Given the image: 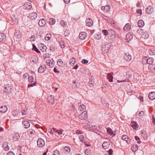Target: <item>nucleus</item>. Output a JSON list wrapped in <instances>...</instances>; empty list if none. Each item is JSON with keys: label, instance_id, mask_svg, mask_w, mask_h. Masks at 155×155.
<instances>
[{"label": "nucleus", "instance_id": "f257e3e1", "mask_svg": "<svg viewBox=\"0 0 155 155\" xmlns=\"http://www.w3.org/2000/svg\"><path fill=\"white\" fill-rule=\"evenodd\" d=\"M63 131V130L62 129L58 130L54 128H53L51 130L49 133L53 136L54 135L57 136L58 138H60L61 137V136L60 135L62 134Z\"/></svg>", "mask_w": 155, "mask_h": 155}, {"label": "nucleus", "instance_id": "f03ea898", "mask_svg": "<svg viewBox=\"0 0 155 155\" xmlns=\"http://www.w3.org/2000/svg\"><path fill=\"white\" fill-rule=\"evenodd\" d=\"M78 117L81 120H85L87 118V113L86 111H84L81 114H80Z\"/></svg>", "mask_w": 155, "mask_h": 155}, {"label": "nucleus", "instance_id": "7ed1b4c3", "mask_svg": "<svg viewBox=\"0 0 155 155\" xmlns=\"http://www.w3.org/2000/svg\"><path fill=\"white\" fill-rule=\"evenodd\" d=\"M111 46L109 44H106L103 46L102 51L105 53L108 52L110 50Z\"/></svg>", "mask_w": 155, "mask_h": 155}, {"label": "nucleus", "instance_id": "20e7f679", "mask_svg": "<svg viewBox=\"0 0 155 155\" xmlns=\"http://www.w3.org/2000/svg\"><path fill=\"white\" fill-rule=\"evenodd\" d=\"M37 142V145L39 147H42L45 145V142L44 140L41 138L39 139Z\"/></svg>", "mask_w": 155, "mask_h": 155}, {"label": "nucleus", "instance_id": "39448f33", "mask_svg": "<svg viewBox=\"0 0 155 155\" xmlns=\"http://www.w3.org/2000/svg\"><path fill=\"white\" fill-rule=\"evenodd\" d=\"M46 63L47 65H49L50 68H52L54 65L55 61L53 59H48L46 61Z\"/></svg>", "mask_w": 155, "mask_h": 155}, {"label": "nucleus", "instance_id": "423d86ee", "mask_svg": "<svg viewBox=\"0 0 155 155\" xmlns=\"http://www.w3.org/2000/svg\"><path fill=\"white\" fill-rule=\"evenodd\" d=\"M46 65L45 64H43L39 67L38 71L39 73H43L46 70Z\"/></svg>", "mask_w": 155, "mask_h": 155}, {"label": "nucleus", "instance_id": "0eeeda50", "mask_svg": "<svg viewBox=\"0 0 155 155\" xmlns=\"http://www.w3.org/2000/svg\"><path fill=\"white\" fill-rule=\"evenodd\" d=\"M47 101L50 104H53L54 102V96L52 95H51L49 96L48 97Z\"/></svg>", "mask_w": 155, "mask_h": 155}, {"label": "nucleus", "instance_id": "6e6552de", "mask_svg": "<svg viewBox=\"0 0 155 155\" xmlns=\"http://www.w3.org/2000/svg\"><path fill=\"white\" fill-rule=\"evenodd\" d=\"M39 49L42 51H46L47 50V47L44 44L41 43L39 45Z\"/></svg>", "mask_w": 155, "mask_h": 155}, {"label": "nucleus", "instance_id": "1a4fd4ad", "mask_svg": "<svg viewBox=\"0 0 155 155\" xmlns=\"http://www.w3.org/2000/svg\"><path fill=\"white\" fill-rule=\"evenodd\" d=\"M110 7L109 5H107L105 6H102L101 8L104 12H109L110 9Z\"/></svg>", "mask_w": 155, "mask_h": 155}, {"label": "nucleus", "instance_id": "9d476101", "mask_svg": "<svg viewBox=\"0 0 155 155\" xmlns=\"http://www.w3.org/2000/svg\"><path fill=\"white\" fill-rule=\"evenodd\" d=\"M153 9L152 7L149 6L146 9V12L148 14H151L153 11Z\"/></svg>", "mask_w": 155, "mask_h": 155}, {"label": "nucleus", "instance_id": "9b49d317", "mask_svg": "<svg viewBox=\"0 0 155 155\" xmlns=\"http://www.w3.org/2000/svg\"><path fill=\"white\" fill-rule=\"evenodd\" d=\"M121 139L126 141L128 144H129L130 143V140L126 135H122L121 137Z\"/></svg>", "mask_w": 155, "mask_h": 155}, {"label": "nucleus", "instance_id": "f8f14e48", "mask_svg": "<svg viewBox=\"0 0 155 155\" xmlns=\"http://www.w3.org/2000/svg\"><path fill=\"white\" fill-rule=\"evenodd\" d=\"M130 125L134 129H137L139 127V125L137 123L134 121L131 122L130 124Z\"/></svg>", "mask_w": 155, "mask_h": 155}, {"label": "nucleus", "instance_id": "ddd939ff", "mask_svg": "<svg viewBox=\"0 0 155 155\" xmlns=\"http://www.w3.org/2000/svg\"><path fill=\"white\" fill-rule=\"evenodd\" d=\"M86 23L87 26L89 27H91L93 24V21L90 18H88L86 20Z\"/></svg>", "mask_w": 155, "mask_h": 155}, {"label": "nucleus", "instance_id": "4468645a", "mask_svg": "<svg viewBox=\"0 0 155 155\" xmlns=\"http://www.w3.org/2000/svg\"><path fill=\"white\" fill-rule=\"evenodd\" d=\"M86 33L85 32H81L79 35V38L81 40H84L86 38Z\"/></svg>", "mask_w": 155, "mask_h": 155}, {"label": "nucleus", "instance_id": "2eb2a0df", "mask_svg": "<svg viewBox=\"0 0 155 155\" xmlns=\"http://www.w3.org/2000/svg\"><path fill=\"white\" fill-rule=\"evenodd\" d=\"M124 58L127 61H129L131 59V56L128 53L125 54L124 55Z\"/></svg>", "mask_w": 155, "mask_h": 155}, {"label": "nucleus", "instance_id": "dca6fc26", "mask_svg": "<svg viewBox=\"0 0 155 155\" xmlns=\"http://www.w3.org/2000/svg\"><path fill=\"white\" fill-rule=\"evenodd\" d=\"M46 24L45 20L43 18H42L39 20L38 22V24L41 27H44Z\"/></svg>", "mask_w": 155, "mask_h": 155}, {"label": "nucleus", "instance_id": "f3484780", "mask_svg": "<svg viewBox=\"0 0 155 155\" xmlns=\"http://www.w3.org/2000/svg\"><path fill=\"white\" fill-rule=\"evenodd\" d=\"M37 17V14L35 12H32L30 13L29 18L31 20L35 19Z\"/></svg>", "mask_w": 155, "mask_h": 155}, {"label": "nucleus", "instance_id": "a211bd4d", "mask_svg": "<svg viewBox=\"0 0 155 155\" xmlns=\"http://www.w3.org/2000/svg\"><path fill=\"white\" fill-rule=\"evenodd\" d=\"M22 123L23 125V127L26 128H28L30 127V123L28 121H23Z\"/></svg>", "mask_w": 155, "mask_h": 155}, {"label": "nucleus", "instance_id": "6ab92c4d", "mask_svg": "<svg viewBox=\"0 0 155 155\" xmlns=\"http://www.w3.org/2000/svg\"><path fill=\"white\" fill-rule=\"evenodd\" d=\"M131 28V25L129 23H127L124 27L123 30L125 31H128L130 30Z\"/></svg>", "mask_w": 155, "mask_h": 155}, {"label": "nucleus", "instance_id": "aec40b11", "mask_svg": "<svg viewBox=\"0 0 155 155\" xmlns=\"http://www.w3.org/2000/svg\"><path fill=\"white\" fill-rule=\"evenodd\" d=\"M14 37L15 38L19 39L21 37V34L19 31H15Z\"/></svg>", "mask_w": 155, "mask_h": 155}, {"label": "nucleus", "instance_id": "412c9836", "mask_svg": "<svg viewBox=\"0 0 155 155\" xmlns=\"http://www.w3.org/2000/svg\"><path fill=\"white\" fill-rule=\"evenodd\" d=\"M149 98L151 100H153L155 99V92H152L150 93L148 95Z\"/></svg>", "mask_w": 155, "mask_h": 155}, {"label": "nucleus", "instance_id": "4be33fe9", "mask_svg": "<svg viewBox=\"0 0 155 155\" xmlns=\"http://www.w3.org/2000/svg\"><path fill=\"white\" fill-rule=\"evenodd\" d=\"M149 35L147 32H144L142 34L141 39L143 40L144 41L145 39L148 38Z\"/></svg>", "mask_w": 155, "mask_h": 155}, {"label": "nucleus", "instance_id": "5701e85b", "mask_svg": "<svg viewBox=\"0 0 155 155\" xmlns=\"http://www.w3.org/2000/svg\"><path fill=\"white\" fill-rule=\"evenodd\" d=\"M6 39L5 35L3 33H0V42L4 41Z\"/></svg>", "mask_w": 155, "mask_h": 155}, {"label": "nucleus", "instance_id": "b1692460", "mask_svg": "<svg viewBox=\"0 0 155 155\" xmlns=\"http://www.w3.org/2000/svg\"><path fill=\"white\" fill-rule=\"evenodd\" d=\"M8 108L6 106H2L0 107V112L4 113L7 111Z\"/></svg>", "mask_w": 155, "mask_h": 155}, {"label": "nucleus", "instance_id": "393cba45", "mask_svg": "<svg viewBox=\"0 0 155 155\" xmlns=\"http://www.w3.org/2000/svg\"><path fill=\"white\" fill-rule=\"evenodd\" d=\"M35 133V131L32 129H30L27 131L28 134L30 136H32Z\"/></svg>", "mask_w": 155, "mask_h": 155}, {"label": "nucleus", "instance_id": "a878e982", "mask_svg": "<svg viewBox=\"0 0 155 155\" xmlns=\"http://www.w3.org/2000/svg\"><path fill=\"white\" fill-rule=\"evenodd\" d=\"M113 73H110L107 74V77L110 82H113Z\"/></svg>", "mask_w": 155, "mask_h": 155}, {"label": "nucleus", "instance_id": "bb28decb", "mask_svg": "<svg viewBox=\"0 0 155 155\" xmlns=\"http://www.w3.org/2000/svg\"><path fill=\"white\" fill-rule=\"evenodd\" d=\"M3 147L5 150L8 151L9 149V148L8 145V143L6 142H4L3 144Z\"/></svg>", "mask_w": 155, "mask_h": 155}, {"label": "nucleus", "instance_id": "cd10ccee", "mask_svg": "<svg viewBox=\"0 0 155 155\" xmlns=\"http://www.w3.org/2000/svg\"><path fill=\"white\" fill-rule=\"evenodd\" d=\"M11 18L14 24H17L18 23V20L15 15H12Z\"/></svg>", "mask_w": 155, "mask_h": 155}, {"label": "nucleus", "instance_id": "c85d7f7f", "mask_svg": "<svg viewBox=\"0 0 155 155\" xmlns=\"http://www.w3.org/2000/svg\"><path fill=\"white\" fill-rule=\"evenodd\" d=\"M103 147L105 149L107 148L110 146V144L108 142H104L102 144Z\"/></svg>", "mask_w": 155, "mask_h": 155}, {"label": "nucleus", "instance_id": "c756f323", "mask_svg": "<svg viewBox=\"0 0 155 155\" xmlns=\"http://www.w3.org/2000/svg\"><path fill=\"white\" fill-rule=\"evenodd\" d=\"M24 6L25 8L28 9H30L32 7L31 4L30 3H25L24 5Z\"/></svg>", "mask_w": 155, "mask_h": 155}, {"label": "nucleus", "instance_id": "7c9ffc66", "mask_svg": "<svg viewBox=\"0 0 155 155\" xmlns=\"http://www.w3.org/2000/svg\"><path fill=\"white\" fill-rule=\"evenodd\" d=\"M137 24L138 26L140 28L142 27L144 25V21L142 20H139Z\"/></svg>", "mask_w": 155, "mask_h": 155}, {"label": "nucleus", "instance_id": "2f4dec72", "mask_svg": "<svg viewBox=\"0 0 155 155\" xmlns=\"http://www.w3.org/2000/svg\"><path fill=\"white\" fill-rule=\"evenodd\" d=\"M20 139V136L18 134H15L14 135L13 139L14 141H18Z\"/></svg>", "mask_w": 155, "mask_h": 155}, {"label": "nucleus", "instance_id": "473e14b6", "mask_svg": "<svg viewBox=\"0 0 155 155\" xmlns=\"http://www.w3.org/2000/svg\"><path fill=\"white\" fill-rule=\"evenodd\" d=\"M124 76L127 79L130 78L132 76L131 73L130 71H127L126 72L125 75Z\"/></svg>", "mask_w": 155, "mask_h": 155}, {"label": "nucleus", "instance_id": "72a5a7b5", "mask_svg": "<svg viewBox=\"0 0 155 155\" xmlns=\"http://www.w3.org/2000/svg\"><path fill=\"white\" fill-rule=\"evenodd\" d=\"M141 135L144 139H146L148 137V135L147 134L146 132L145 131L142 132Z\"/></svg>", "mask_w": 155, "mask_h": 155}, {"label": "nucleus", "instance_id": "f704fd0d", "mask_svg": "<svg viewBox=\"0 0 155 155\" xmlns=\"http://www.w3.org/2000/svg\"><path fill=\"white\" fill-rule=\"evenodd\" d=\"M60 24L64 28L66 27L67 25V23L64 20H61Z\"/></svg>", "mask_w": 155, "mask_h": 155}, {"label": "nucleus", "instance_id": "c9c22d12", "mask_svg": "<svg viewBox=\"0 0 155 155\" xmlns=\"http://www.w3.org/2000/svg\"><path fill=\"white\" fill-rule=\"evenodd\" d=\"M137 149V146L136 144H134L132 147L131 150L133 152H135Z\"/></svg>", "mask_w": 155, "mask_h": 155}, {"label": "nucleus", "instance_id": "e433bc0d", "mask_svg": "<svg viewBox=\"0 0 155 155\" xmlns=\"http://www.w3.org/2000/svg\"><path fill=\"white\" fill-rule=\"evenodd\" d=\"M108 35L115 36L116 35V33L114 31L110 29L108 30Z\"/></svg>", "mask_w": 155, "mask_h": 155}, {"label": "nucleus", "instance_id": "4c0bfd02", "mask_svg": "<svg viewBox=\"0 0 155 155\" xmlns=\"http://www.w3.org/2000/svg\"><path fill=\"white\" fill-rule=\"evenodd\" d=\"M56 22L55 20L53 18H50L49 20V24L51 25H53L55 24Z\"/></svg>", "mask_w": 155, "mask_h": 155}, {"label": "nucleus", "instance_id": "58836bf2", "mask_svg": "<svg viewBox=\"0 0 155 155\" xmlns=\"http://www.w3.org/2000/svg\"><path fill=\"white\" fill-rule=\"evenodd\" d=\"M132 35L129 33L127 34L126 35V38L128 41H130L132 38Z\"/></svg>", "mask_w": 155, "mask_h": 155}, {"label": "nucleus", "instance_id": "ea45409f", "mask_svg": "<svg viewBox=\"0 0 155 155\" xmlns=\"http://www.w3.org/2000/svg\"><path fill=\"white\" fill-rule=\"evenodd\" d=\"M153 59L152 58H150L147 59V63L149 65L152 64L153 62Z\"/></svg>", "mask_w": 155, "mask_h": 155}, {"label": "nucleus", "instance_id": "a19ab883", "mask_svg": "<svg viewBox=\"0 0 155 155\" xmlns=\"http://www.w3.org/2000/svg\"><path fill=\"white\" fill-rule=\"evenodd\" d=\"M143 68L146 71H148L150 70V65L147 64H145L143 66Z\"/></svg>", "mask_w": 155, "mask_h": 155}, {"label": "nucleus", "instance_id": "79ce46f5", "mask_svg": "<svg viewBox=\"0 0 155 155\" xmlns=\"http://www.w3.org/2000/svg\"><path fill=\"white\" fill-rule=\"evenodd\" d=\"M149 54L151 55H155V50L153 49H151L149 51Z\"/></svg>", "mask_w": 155, "mask_h": 155}, {"label": "nucleus", "instance_id": "37998d69", "mask_svg": "<svg viewBox=\"0 0 155 155\" xmlns=\"http://www.w3.org/2000/svg\"><path fill=\"white\" fill-rule=\"evenodd\" d=\"M107 130L108 134L109 135H111L113 134V132L112 129L110 128L109 127H108L107 128Z\"/></svg>", "mask_w": 155, "mask_h": 155}, {"label": "nucleus", "instance_id": "c03bdc74", "mask_svg": "<svg viewBox=\"0 0 155 155\" xmlns=\"http://www.w3.org/2000/svg\"><path fill=\"white\" fill-rule=\"evenodd\" d=\"M86 108L85 106L84 105L82 104L81 105L80 107H79V110L80 111H83Z\"/></svg>", "mask_w": 155, "mask_h": 155}, {"label": "nucleus", "instance_id": "a18cd8bd", "mask_svg": "<svg viewBox=\"0 0 155 155\" xmlns=\"http://www.w3.org/2000/svg\"><path fill=\"white\" fill-rule=\"evenodd\" d=\"M89 128L91 130H93L95 131H97L98 130V129L96 126H91L89 127Z\"/></svg>", "mask_w": 155, "mask_h": 155}, {"label": "nucleus", "instance_id": "49530a36", "mask_svg": "<svg viewBox=\"0 0 155 155\" xmlns=\"http://www.w3.org/2000/svg\"><path fill=\"white\" fill-rule=\"evenodd\" d=\"M64 149L65 151L67 153H69L71 149L68 146H66L64 147Z\"/></svg>", "mask_w": 155, "mask_h": 155}, {"label": "nucleus", "instance_id": "de8ad7c7", "mask_svg": "<svg viewBox=\"0 0 155 155\" xmlns=\"http://www.w3.org/2000/svg\"><path fill=\"white\" fill-rule=\"evenodd\" d=\"M33 49L37 53H40V51L38 50V49L37 48V47L34 44L33 45Z\"/></svg>", "mask_w": 155, "mask_h": 155}, {"label": "nucleus", "instance_id": "09e8293b", "mask_svg": "<svg viewBox=\"0 0 155 155\" xmlns=\"http://www.w3.org/2000/svg\"><path fill=\"white\" fill-rule=\"evenodd\" d=\"M59 44L61 48H64L65 47V43L63 41H60Z\"/></svg>", "mask_w": 155, "mask_h": 155}, {"label": "nucleus", "instance_id": "8fccbe9b", "mask_svg": "<svg viewBox=\"0 0 155 155\" xmlns=\"http://www.w3.org/2000/svg\"><path fill=\"white\" fill-rule=\"evenodd\" d=\"M150 70L151 71H155V65H150Z\"/></svg>", "mask_w": 155, "mask_h": 155}, {"label": "nucleus", "instance_id": "3c124183", "mask_svg": "<svg viewBox=\"0 0 155 155\" xmlns=\"http://www.w3.org/2000/svg\"><path fill=\"white\" fill-rule=\"evenodd\" d=\"M51 35L49 34H48L46 35L45 37V39L46 40H49L50 38L51 37Z\"/></svg>", "mask_w": 155, "mask_h": 155}, {"label": "nucleus", "instance_id": "603ef678", "mask_svg": "<svg viewBox=\"0 0 155 155\" xmlns=\"http://www.w3.org/2000/svg\"><path fill=\"white\" fill-rule=\"evenodd\" d=\"M74 59V58H73L70 60V64L72 66L74 65L75 63Z\"/></svg>", "mask_w": 155, "mask_h": 155}, {"label": "nucleus", "instance_id": "864d4df0", "mask_svg": "<svg viewBox=\"0 0 155 155\" xmlns=\"http://www.w3.org/2000/svg\"><path fill=\"white\" fill-rule=\"evenodd\" d=\"M12 114L13 116H17L18 115V114L19 113V112L17 110H15L12 112Z\"/></svg>", "mask_w": 155, "mask_h": 155}, {"label": "nucleus", "instance_id": "5fc2aeb1", "mask_svg": "<svg viewBox=\"0 0 155 155\" xmlns=\"http://www.w3.org/2000/svg\"><path fill=\"white\" fill-rule=\"evenodd\" d=\"M102 32L105 36H106L108 35V30L107 31L106 30H103L102 31Z\"/></svg>", "mask_w": 155, "mask_h": 155}, {"label": "nucleus", "instance_id": "6e6d98bb", "mask_svg": "<svg viewBox=\"0 0 155 155\" xmlns=\"http://www.w3.org/2000/svg\"><path fill=\"white\" fill-rule=\"evenodd\" d=\"M28 80L29 82L31 83L34 81V78L32 76H29L28 77Z\"/></svg>", "mask_w": 155, "mask_h": 155}, {"label": "nucleus", "instance_id": "4d7b16f0", "mask_svg": "<svg viewBox=\"0 0 155 155\" xmlns=\"http://www.w3.org/2000/svg\"><path fill=\"white\" fill-rule=\"evenodd\" d=\"M38 59L37 58L35 57V58H32L31 59V61L34 63H36L37 62V59Z\"/></svg>", "mask_w": 155, "mask_h": 155}, {"label": "nucleus", "instance_id": "13d9d810", "mask_svg": "<svg viewBox=\"0 0 155 155\" xmlns=\"http://www.w3.org/2000/svg\"><path fill=\"white\" fill-rule=\"evenodd\" d=\"M63 64V61L61 59H59L57 61V64L58 65L61 66Z\"/></svg>", "mask_w": 155, "mask_h": 155}, {"label": "nucleus", "instance_id": "bf43d9fd", "mask_svg": "<svg viewBox=\"0 0 155 155\" xmlns=\"http://www.w3.org/2000/svg\"><path fill=\"white\" fill-rule=\"evenodd\" d=\"M79 139L80 140V141L82 142V143L84 142L85 140L84 139V137L83 135H80L79 137Z\"/></svg>", "mask_w": 155, "mask_h": 155}, {"label": "nucleus", "instance_id": "052dcab7", "mask_svg": "<svg viewBox=\"0 0 155 155\" xmlns=\"http://www.w3.org/2000/svg\"><path fill=\"white\" fill-rule=\"evenodd\" d=\"M107 21L111 24L112 25H114V21L113 20H112L110 18H109L108 19V20Z\"/></svg>", "mask_w": 155, "mask_h": 155}, {"label": "nucleus", "instance_id": "680f3d73", "mask_svg": "<svg viewBox=\"0 0 155 155\" xmlns=\"http://www.w3.org/2000/svg\"><path fill=\"white\" fill-rule=\"evenodd\" d=\"M37 83L36 82H35L33 84H28V87H32L34 86H36Z\"/></svg>", "mask_w": 155, "mask_h": 155}, {"label": "nucleus", "instance_id": "e2e57ef3", "mask_svg": "<svg viewBox=\"0 0 155 155\" xmlns=\"http://www.w3.org/2000/svg\"><path fill=\"white\" fill-rule=\"evenodd\" d=\"M35 35H32L30 38V41H35Z\"/></svg>", "mask_w": 155, "mask_h": 155}, {"label": "nucleus", "instance_id": "0e129e2a", "mask_svg": "<svg viewBox=\"0 0 155 155\" xmlns=\"http://www.w3.org/2000/svg\"><path fill=\"white\" fill-rule=\"evenodd\" d=\"M144 115V112L143 111H141L139 113V116L141 117H143Z\"/></svg>", "mask_w": 155, "mask_h": 155}, {"label": "nucleus", "instance_id": "69168bd1", "mask_svg": "<svg viewBox=\"0 0 155 155\" xmlns=\"http://www.w3.org/2000/svg\"><path fill=\"white\" fill-rule=\"evenodd\" d=\"M102 17L104 20L107 21L109 18V17L106 16L104 15H102L101 16Z\"/></svg>", "mask_w": 155, "mask_h": 155}, {"label": "nucleus", "instance_id": "338daca9", "mask_svg": "<svg viewBox=\"0 0 155 155\" xmlns=\"http://www.w3.org/2000/svg\"><path fill=\"white\" fill-rule=\"evenodd\" d=\"M135 139L137 141V143H141V142L140 141V139L139 138L137 137V136H135Z\"/></svg>", "mask_w": 155, "mask_h": 155}, {"label": "nucleus", "instance_id": "774afa93", "mask_svg": "<svg viewBox=\"0 0 155 155\" xmlns=\"http://www.w3.org/2000/svg\"><path fill=\"white\" fill-rule=\"evenodd\" d=\"M29 76V75L27 73L24 74L23 75V78L24 79L27 78H28Z\"/></svg>", "mask_w": 155, "mask_h": 155}]
</instances>
